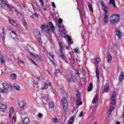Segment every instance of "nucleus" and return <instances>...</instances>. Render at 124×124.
Masks as SVG:
<instances>
[{
    "instance_id": "nucleus-1",
    "label": "nucleus",
    "mask_w": 124,
    "mask_h": 124,
    "mask_svg": "<svg viewBox=\"0 0 124 124\" xmlns=\"http://www.w3.org/2000/svg\"><path fill=\"white\" fill-rule=\"evenodd\" d=\"M101 5H102L103 11L105 12V15L104 16V21L105 24H107L109 21V12H108V7L106 6V4L104 2L101 3Z\"/></svg>"
},
{
    "instance_id": "nucleus-2",
    "label": "nucleus",
    "mask_w": 124,
    "mask_h": 124,
    "mask_svg": "<svg viewBox=\"0 0 124 124\" xmlns=\"http://www.w3.org/2000/svg\"><path fill=\"white\" fill-rule=\"evenodd\" d=\"M121 19V16L118 14L112 15L109 17L110 23L111 25H117L120 22Z\"/></svg>"
},
{
    "instance_id": "nucleus-3",
    "label": "nucleus",
    "mask_w": 124,
    "mask_h": 124,
    "mask_svg": "<svg viewBox=\"0 0 124 124\" xmlns=\"http://www.w3.org/2000/svg\"><path fill=\"white\" fill-rule=\"evenodd\" d=\"M0 4L2 8L5 9L6 10L9 9L10 11H12V9L14 8L12 6H10V5L7 3V1L6 0H0Z\"/></svg>"
},
{
    "instance_id": "nucleus-4",
    "label": "nucleus",
    "mask_w": 124,
    "mask_h": 124,
    "mask_svg": "<svg viewBox=\"0 0 124 124\" xmlns=\"http://www.w3.org/2000/svg\"><path fill=\"white\" fill-rule=\"evenodd\" d=\"M59 45L61 48V49H60V53L59 54L60 58L62 60V61H64V62H66V63H68V62L66 61V59H65V58H64V56H63V54H62V50H63V46H62V42H59Z\"/></svg>"
},
{
    "instance_id": "nucleus-5",
    "label": "nucleus",
    "mask_w": 124,
    "mask_h": 124,
    "mask_svg": "<svg viewBox=\"0 0 124 124\" xmlns=\"http://www.w3.org/2000/svg\"><path fill=\"white\" fill-rule=\"evenodd\" d=\"M2 85L3 86V88H0V93H7L8 89H9V86H8V84H7V83H3Z\"/></svg>"
},
{
    "instance_id": "nucleus-6",
    "label": "nucleus",
    "mask_w": 124,
    "mask_h": 124,
    "mask_svg": "<svg viewBox=\"0 0 124 124\" xmlns=\"http://www.w3.org/2000/svg\"><path fill=\"white\" fill-rule=\"evenodd\" d=\"M76 98H77V105L78 106H80L82 105V101H81V95L79 93H76Z\"/></svg>"
},
{
    "instance_id": "nucleus-7",
    "label": "nucleus",
    "mask_w": 124,
    "mask_h": 124,
    "mask_svg": "<svg viewBox=\"0 0 124 124\" xmlns=\"http://www.w3.org/2000/svg\"><path fill=\"white\" fill-rule=\"evenodd\" d=\"M62 23V18H59L58 22L57 23V26L58 27L60 32H62V28L61 25Z\"/></svg>"
},
{
    "instance_id": "nucleus-8",
    "label": "nucleus",
    "mask_w": 124,
    "mask_h": 124,
    "mask_svg": "<svg viewBox=\"0 0 124 124\" xmlns=\"http://www.w3.org/2000/svg\"><path fill=\"white\" fill-rule=\"evenodd\" d=\"M115 97H116V92H113L111 98V103H112V105H115L116 104V99H115Z\"/></svg>"
},
{
    "instance_id": "nucleus-9",
    "label": "nucleus",
    "mask_w": 124,
    "mask_h": 124,
    "mask_svg": "<svg viewBox=\"0 0 124 124\" xmlns=\"http://www.w3.org/2000/svg\"><path fill=\"white\" fill-rule=\"evenodd\" d=\"M115 32L116 35L118 36V37L120 39L122 38L123 36V34H122V32H121V30L119 28H116L115 29Z\"/></svg>"
},
{
    "instance_id": "nucleus-10",
    "label": "nucleus",
    "mask_w": 124,
    "mask_h": 124,
    "mask_svg": "<svg viewBox=\"0 0 124 124\" xmlns=\"http://www.w3.org/2000/svg\"><path fill=\"white\" fill-rule=\"evenodd\" d=\"M0 110L1 112H5L7 110V107L3 104L0 103Z\"/></svg>"
},
{
    "instance_id": "nucleus-11",
    "label": "nucleus",
    "mask_w": 124,
    "mask_h": 124,
    "mask_svg": "<svg viewBox=\"0 0 124 124\" xmlns=\"http://www.w3.org/2000/svg\"><path fill=\"white\" fill-rule=\"evenodd\" d=\"M64 77L65 78H66L67 81L68 82H70V81H72L73 79V77L72 76V74L71 73H69V74L67 76H64Z\"/></svg>"
},
{
    "instance_id": "nucleus-12",
    "label": "nucleus",
    "mask_w": 124,
    "mask_h": 124,
    "mask_svg": "<svg viewBox=\"0 0 124 124\" xmlns=\"http://www.w3.org/2000/svg\"><path fill=\"white\" fill-rule=\"evenodd\" d=\"M8 21L11 25L14 26V27H17V23H16V21H15L13 19L9 17L8 18Z\"/></svg>"
},
{
    "instance_id": "nucleus-13",
    "label": "nucleus",
    "mask_w": 124,
    "mask_h": 124,
    "mask_svg": "<svg viewBox=\"0 0 124 124\" xmlns=\"http://www.w3.org/2000/svg\"><path fill=\"white\" fill-rule=\"evenodd\" d=\"M30 55L31 56H32V57H34V58L38 61V62H40L41 60V56L39 55H36L31 52H30Z\"/></svg>"
},
{
    "instance_id": "nucleus-14",
    "label": "nucleus",
    "mask_w": 124,
    "mask_h": 124,
    "mask_svg": "<svg viewBox=\"0 0 124 124\" xmlns=\"http://www.w3.org/2000/svg\"><path fill=\"white\" fill-rule=\"evenodd\" d=\"M18 105L20 109H23L25 107V105H26V102H25V101H20L18 102Z\"/></svg>"
},
{
    "instance_id": "nucleus-15",
    "label": "nucleus",
    "mask_w": 124,
    "mask_h": 124,
    "mask_svg": "<svg viewBox=\"0 0 124 124\" xmlns=\"http://www.w3.org/2000/svg\"><path fill=\"white\" fill-rule=\"evenodd\" d=\"M44 87L41 88V90H47L48 89V86H51V82H49V84L47 83V82L44 83Z\"/></svg>"
},
{
    "instance_id": "nucleus-16",
    "label": "nucleus",
    "mask_w": 124,
    "mask_h": 124,
    "mask_svg": "<svg viewBox=\"0 0 124 124\" xmlns=\"http://www.w3.org/2000/svg\"><path fill=\"white\" fill-rule=\"evenodd\" d=\"M124 79V73L122 72L119 76V80L120 82H123V80Z\"/></svg>"
},
{
    "instance_id": "nucleus-17",
    "label": "nucleus",
    "mask_w": 124,
    "mask_h": 124,
    "mask_svg": "<svg viewBox=\"0 0 124 124\" xmlns=\"http://www.w3.org/2000/svg\"><path fill=\"white\" fill-rule=\"evenodd\" d=\"M10 113L9 114V118H12V114L14 113V108L13 107H11L10 109Z\"/></svg>"
},
{
    "instance_id": "nucleus-18",
    "label": "nucleus",
    "mask_w": 124,
    "mask_h": 124,
    "mask_svg": "<svg viewBox=\"0 0 124 124\" xmlns=\"http://www.w3.org/2000/svg\"><path fill=\"white\" fill-rule=\"evenodd\" d=\"M98 99V95L97 94H96L93 98V100L92 101V103H95L96 102H97Z\"/></svg>"
},
{
    "instance_id": "nucleus-19",
    "label": "nucleus",
    "mask_w": 124,
    "mask_h": 124,
    "mask_svg": "<svg viewBox=\"0 0 124 124\" xmlns=\"http://www.w3.org/2000/svg\"><path fill=\"white\" fill-rule=\"evenodd\" d=\"M22 23L24 27L25 28V29L26 30H28V24L27 23V22L26 21V20H25V19H22Z\"/></svg>"
},
{
    "instance_id": "nucleus-20",
    "label": "nucleus",
    "mask_w": 124,
    "mask_h": 124,
    "mask_svg": "<svg viewBox=\"0 0 124 124\" xmlns=\"http://www.w3.org/2000/svg\"><path fill=\"white\" fill-rule=\"evenodd\" d=\"M13 87L15 90H16V91H20V90H21L20 86H19L17 84H14Z\"/></svg>"
},
{
    "instance_id": "nucleus-21",
    "label": "nucleus",
    "mask_w": 124,
    "mask_h": 124,
    "mask_svg": "<svg viewBox=\"0 0 124 124\" xmlns=\"http://www.w3.org/2000/svg\"><path fill=\"white\" fill-rule=\"evenodd\" d=\"M74 122V116H72L69 119L68 124H73V122Z\"/></svg>"
},
{
    "instance_id": "nucleus-22",
    "label": "nucleus",
    "mask_w": 124,
    "mask_h": 124,
    "mask_svg": "<svg viewBox=\"0 0 124 124\" xmlns=\"http://www.w3.org/2000/svg\"><path fill=\"white\" fill-rule=\"evenodd\" d=\"M50 28L51 29L52 31L53 32H55V26H54V24L51 22H49Z\"/></svg>"
},
{
    "instance_id": "nucleus-23",
    "label": "nucleus",
    "mask_w": 124,
    "mask_h": 124,
    "mask_svg": "<svg viewBox=\"0 0 124 124\" xmlns=\"http://www.w3.org/2000/svg\"><path fill=\"white\" fill-rule=\"evenodd\" d=\"M96 76L97 81H98V80H99V71L98 67L96 68Z\"/></svg>"
},
{
    "instance_id": "nucleus-24",
    "label": "nucleus",
    "mask_w": 124,
    "mask_h": 124,
    "mask_svg": "<svg viewBox=\"0 0 124 124\" xmlns=\"http://www.w3.org/2000/svg\"><path fill=\"white\" fill-rule=\"evenodd\" d=\"M104 90L105 93H108V92H109V85L108 83L106 84L105 86H104Z\"/></svg>"
},
{
    "instance_id": "nucleus-25",
    "label": "nucleus",
    "mask_w": 124,
    "mask_h": 124,
    "mask_svg": "<svg viewBox=\"0 0 124 124\" xmlns=\"http://www.w3.org/2000/svg\"><path fill=\"white\" fill-rule=\"evenodd\" d=\"M62 102L63 105L67 104V101L66 100V98L65 96L63 97L62 99Z\"/></svg>"
},
{
    "instance_id": "nucleus-26",
    "label": "nucleus",
    "mask_w": 124,
    "mask_h": 124,
    "mask_svg": "<svg viewBox=\"0 0 124 124\" xmlns=\"http://www.w3.org/2000/svg\"><path fill=\"white\" fill-rule=\"evenodd\" d=\"M22 123L24 124H29L30 123V120L28 117H26L23 119Z\"/></svg>"
},
{
    "instance_id": "nucleus-27",
    "label": "nucleus",
    "mask_w": 124,
    "mask_h": 124,
    "mask_svg": "<svg viewBox=\"0 0 124 124\" xmlns=\"http://www.w3.org/2000/svg\"><path fill=\"white\" fill-rule=\"evenodd\" d=\"M112 57L111 54H109L108 55V62H112Z\"/></svg>"
},
{
    "instance_id": "nucleus-28",
    "label": "nucleus",
    "mask_w": 124,
    "mask_h": 124,
    "mask_svg": "<svg viewBox=\"0 0 124 124\" xmlns=\"http://www.w3.org/2000/svg\"><path fill=\"white\" fill-rule=\"evenodd\" d=\"M88 7L89 9L92 11V12H93V4H92L90 2H88Z\"/></svg>"
},
{
    "instance_id": "nucleus-29",
    "label": "nucleus",
    "mask_w": 124,
    "mask_h": 124,
    "mask_svg": "<svg viewBox=\"0 0 124 124\" xmlns=\"http://www.w3.org/2000/svg\"><path fill=\"white\" fill-rule=\"evenodd\" d=\"M91 91H93V84L92 83L89 84L87 89V92H91Z\"/></svg>"
},
{
    "instance_id": "nucleus-30",
    "label": "nucleus",
    "mask_w": 124,
    "mask_h": 124,
    "mask_svg": "<svg viewBox=\"0 0 124 124\" xmlns=\"http://www.w3.org/2000/svg\"><path fill=\"white\" fill-rule=\"evenodd\" d=\"M67 40H68V42L69 44H70V45H71V44H73V42L71 40V38L70 37V36H67Z\"/></svg>"
},
{
    "instance_id": "nucleus-31",
    "label": "nucleus",
    "mask_w": 124,
    "mask_h": 124,
    "mask_svg": "<svg viewBox=\"0 0 124 124\" xmlns=\"http://www.w3.org/2000/svg\"><path fill=\"white\" fill-rule=\"evenodd\" d=\"M11 78L13 80H15L17 78V75L16 74H12L11 75Z\"/></svg>"
},
{
    "instance_id": "nucleus-32",
    "label": "nucleus",
    "mask_w": 124,
    "mask_h": 124,
    "mask_svg": "<svg viewBox=\"0 0 124 124\" xmlns=\"http://www.w3.org/2000/svg\"><path fill=\"white\" fill-rule=\"evenodd\" d=\"M49 108H53L54 107V103L52 102H49L48 103Z\"/></svg>"
},
{
    "instance_id": "nucleus-33",
    "label": "nucleus",
    "mask_w": 124,
    "mask_h": 124,
    "mask_svg": "<svg viewBox=\"0 0 124 124\" xmlns=\"http://www.w3.org/2000/svg\"><path fill=\"white\" fill-rule=\"evenodd\" d=\"M109 3H110V4H112L114 7H116L115 0H109Z\"/></svg>"
},
{
    "instance_id": "nucleus-34",
    "label": "nucleus",
    "mask_w": 124,
    "mask_h": 124,
    "mask_svg": "<svg viewBox=\"0 0 124 124\" xmlns=\"http://www.w3.org/2000/svg\"><path fill=\"white\" fill-rule=\"evenodd\" d=\"M0 29H1V31H2V33L3 34V36H5V31H4V27H3V26H1Z\"/></svg>"
},
{
    "instance_id": "nucleus-35",
    "label": "nucleus",
    "mask_w": 124,
    "mask_h": 124,
    "mask_svg": "<svg viewBox=\"0 0 124 124\" xmlns=\"http://www.w3.org/2000/svg\"><path fill=\"white\" fill-rule=\"evenodd\" d=\"M113 111H114V107H111L110 109L108 111V114H109V115H110V114L112 113Z\"/></svg>"
},
{
    "instance_id": "nucleus-36",
    "label": "nucleus",
    "mask_w": 124,
    "mask_h": 124,
    "mask_svg": "<svg viewBox=\"0 0 124 124\" xmlns=\"http://www.w3.org/2000/svg\"><path fill=\"white\" fill-rule=\"evenodd\" d=\"M63 108L64 112H66L67 111V104L63 105Z\"/></svg>"
},
{
    "instance_id": "nucleus-37",
    "label": "nucleus",
    "mask_w": 124,
    "mask_h": 124,
    "mask_svg": "<svg viewBox=\"0 0 124 124\" xmlns=\"http://www.w3.org/2000/svg\"><path fill=\"white\" fill-rule=\"evenodd\" d=\"M60 33L63 34L62 35V37H63V38H66L68 36L65 33H64V32L63 31H62V32H60Z\"/></svg>"
},
{
    "instance_id": "nucleus-38",
    "label": "nucleus",
    "mask_w": 124,
    "mask_h": 124,
    "mask_svg": "<svg viewBox=\"0 0 124 124\" xmlns=\"http://www.w3.org/2000/svg\"><path fill=\"white\" fill-rule=\"evenodd\" d=\"M43 98L45 100H48V99H49V95L46 94L43 96Z\"/></svg>"
},
{
    "instance_id": "nucleus-39",
    "label": "nucleus",
    "mask_w": 124,
    "mask_h": 124,
    "mask_svg": "<svg viewBox=\"0 0 124 124\" xmlns=\"http://www.w3.org/2000/svg\"><path fill=\"white\" fill-rule=\"evenodd\" d=\"M45 28H46V25H45V24H42L41 25V30H42V31L44 30Z\"/></svg>"
},
{
    "instance_id": "nucleus-40",
    "label": "nucleus",
    "mask_w": 124,
    "mask_h": 124,
    "mask_svg": "<svg viewBox=\"0 0 124 124\" xmlns=\"http://www.w3.org/2000/svg\"><path fill=\"white\" fill-rule=\"evenodd\" d=\"M60 72H61V71L59 69L56 70V71L54 74L55 76H56V77H58V74L60 73Z\"/></svg>"
},
{
    "instance_id": "nucleus-41",
    "label": "nucleus",
    "mask_w": 124,
    "mask_h": 124,
    "mask_svg": "<svg viewBox=\"0 0 124 124\" xmlns=\"http://www.w3.org/2000/svg\"><path fill=\"white\" fill-rule=\"evenodd\" d=\"M38 118H39L40 119H42V118H43V115H42V114L39 113L38 114Z\"/></svg>"
},
{
    "instance_id": "nucleus-42",
    "label": "nucleus",
    "mask_w": 124,
    "mask_h": 124,
    "mask_svg": "<svg viewBox=\"0 0 124 124\" xmlns=\"http://www.w3.org/2000/svg\"><path fill=\"white\" fill-rule=\"evenodd\" d=\"M52 121L54 123H58V118H54L52 119Z\"/></svg>"
},
{
    "instance_id": "nucleus-43",
    "label": "nucleus",
    "mask_w": 124,
    "mask_h": 124,
    "mask_svg": "<svg viewBox=\"0 0 124 124\" xmlns=\"http://www.w3.org/2000/svg\"><path fill=\"white\" fill-rule=\"evenodd\" d=\"M70 60L71 61V62H72V63L73 64H75V61H74V59H73L72 58H70Z\"/></svg>"
},
{
    "instance_id": "nucleus-44",
    "label": "nucleus",
    "mask_w": 124,
    "mask_h": 124,
    "mask_svg": "<svg viewBox=\"0 0 124 124\" xmlns=\"http://www.w3.org/2000/svg\"><path fill=\"white\" fill-rule=\"evenodd\" d=\"M40 2L42 6H44V1H43V0H40Z\"/></svg>"
},
{
    "instance_id": "nucleus-45",
    "label": "nucleus",
    "mask_w": 124,
    "mask_h": 124,
    "mask_svg": "<svg viewBox=\"0 0 124 124\" xmlns=\"http://www.w3.org/2000/svg\"><path fill=\"white\" fill-rule=\"evenodd\" d=\"M81 117H83V111H81L78 115V118H81Z\"/></svg>"
},
{
    "instance_id": "nucleus-46",
    "label": "nucleus",
    "mask_w": 124,
    "mask_h": 124,
    "mask_svg": "<svg viewBox=\"0 0 124 124\" xmlns=\"http://www.w3.org/2000/svg\"><path fill=\"white\" fill-rule=\"evenodd\" d=\"M51 4H52V6H53L54 8H56V4H55V2H52Z\"/></svg>"
},
{
    "instance_id": "nucleus-47",
    "label": "nucleus",
    "mask_w": 124,
    "mask_h": 124,
    "mask_svg": "<svg viewBox=\"0 0 124 124\" xmlns=\"http://www.w3.org/2000/svg\"><path fill=\"white\" fill-rule=\"evenodd\" d=\"M12 33H14V34L16 35V36H17V33H16V31H12Z\"/></svg>"
},
{
    "instance_id": "nucleus-48",
    "label": "nucleus",
    "mask_w": 124,
    "mask_h": 124,
    "mask_svg": "<svg viewBox=\"0 0 124 124\" xmlns=\"http://www.w3.org/2000/svg\"><path fill=\"white\" fill-rule=\"evenodd\" d=\"M0 62H1V63H3V60H2V57L0 58Z\"/></svg>"
},
{
    "instance_id": "nucleus-49",
    "label": "nucleus",
    "mask_w": 124,
    "mask_h": 124,
    "mask_svg": "<svg viewBox=\"0 0 124 124\" xmlns=\"http://www.w3.org/2000/svg\"><path fill=\"white\" fill-rule=\"evenodd\" d=\"M18 62H20V63H24V61H21V60H18Z\"/></svg>"
},
{
    "instance_id": "nucleus-50",
    "label": "nucleus",
    "mask_w": 124,
    "mask_h": 124,
    "mask_svg": "<svg viewBox=\"0 0 124 124\" xmlns=\"http://www.w3.org/2000/svg\"><path fill=\"white\" fill-rule=\"evenodd\" d=\"M78 51H79V49H78V48H76L75 50H74V53H77L78 52Z\"/></svg>"
},
{
    "instance_id": "nucleus-51",
    "label": "nucleus",
    "mask_w": 124,
    "mask_h": 124,
    "mask_svg": "<svg viewBox=\"0 0 124 124\" xmlns=\"http://www.w3.org/2000/svg\"><path fill=\"white\" fill-rule=\"evenodd\" d=\"M39 43L40 44H42V41L41 40V39H40V38L39 40Z\"/></svg>"
},
{
    "instance_id": "nucleus-52",
    "label": "nucleus",
    "mask_w": 124,
    "mask_h": 124,
    "mask_svg": "<svg viewBox=\"0 0 124 124\" xmlns=\"http://www.w3.org/2000/svg\"><path fill=\"white\" fill-rule=\"evenodd\" d=\"M34 83L35 85H38V82H37V81H36V80H35L34 81Z\"/></svg>"
},
{
    "instance_id": "nucleus-53",
    "label": "nucleus",
    "mask_w": 124,
    "mask_h": 124,
    "mask_svg": "<svg viewBox=\"0 0 124 124\" xmlns=\"http://www.w3.org/2000/svg\"><path fill=\"white\" fill-rule=\"evenodd\" d=\"M34 16L36 17V18H38V15L37 14V13H35L34 14Z\"/></svg>"
},
{
    "instance_id": "nucleus-54",
    "label": "nucleus",
    "mask_w": 124,
    "mask_h": 124,
    "mask_svg": "<svg viewBox=\"0 0 124 124\" xmlns=\"http://www.w3.org/2000/svg\"><path fill=\"white\" fill-rule=\"evenodd\" d=\"M49 55L50 57H51L52 59H54V56L53 55H52V54H51V53H49Z\"/></svg>"
},
{
    "instance_id": "nucleus-55",
    "label": "nucleus",
    "mask_w": 124,
    "mask_h": 124,
    "mask_svg": "<svg viewBox=\"0 0 124 124\" xmlns=\"http://www.w3.org/2000/svg\"><path fill=\"white\" fill-rule=\"evenodd\" d=\"M32 63H33V64H35V65H36V66H37V64H36V63L33 61H32Z\"/></svg>"
},
{
    "instance_id": "nucleus-56",
    "label": "nucleus",
    "mask_w": 124,
    "mask_h": 124,
    "mask_svg": "<svg viewBox=\"0 0 124 124\" xmlns=\"http://www.w3.org/2000/svg\"><path fill=\"white\" fill-rule=\"evenodd\" d=\"M115 124H121V123L119 121H117L115 123Z\"/></svg>"
},
{
    "instance_id": "nucleus-57",
    "label": "nucleus",
    "mask_w": 124,
    "mask_h": 124,
    "mask_svg": "<svg viewBox=\"0 0 124 124\" xmlns=\"http://www.w3.org/2000/svg\"><path fill=\"white\" fill-rule=\"evenodd\" d=\"M31 18L32 19H33V18H34V16H31Z\"/></svg>"
},
{
    "instance_id": "nucleus-58",
    "label": "nucleus",
    "mask_w": 124,
    "mask_h": 124,
    "mask_svg": "<svg viewBox=\"0 0 124 124\" xmlns=\"http://www.w3.org/2000/svg\"><path fill=\"white\" fill-rule=\"evenodd\" d=\"M12 124H14L15 123V121L14 120H13V119H12Z\"/></svg>"
},
{
    "instance_id": "nucleus-59",
    "label": "nucleus",
    "mask_w": 124,
    "mask_h": 124,
    "mask_svg": "<svg viewBox=\"0 0 124 124\" xmlns=\"http://www.w3.org/2000/svg\"><path fill=\"white\" fill-rule=\"evenodd\" d=\"M124 111L123 113L122 117H124Z\"/></svg>"
},
{
    "instance_id": "nucleus-60",
    "label": "nucleus",
    "mask_w": 124,
    "mask_h": 124,
    "mask_svg": "<svg viewBox=\"0 0 124 124\" xmlns=\"http://www.w3.org/2000/svg\"><path fill=\"white\" fill-rule=\"evenodd\" d=\"M2 39H3V40H4V39H5V36H3Z\"/></svg>"
},
{
    "instance_id": "nucleus-61",
    "label": "nucleus",
    "mask_w": 124,
    "mask_h": 124,
    "mask_svg": "<svg viewBox=\"0 0 124 124\" xmlns=\"http://www.w3.org/2000/svg\"><path fill=\"white\" fill-rule=\"evenodd\" d=\"M95 62H98V61L97 60V59H95Z\"/></svg>"
},
{
    "instance_id": "nucleus-62",
    "label": "nucleus",
    "mask_w": 124,
    "mask_h": 124,
    "mask_svg": "<svg viewBox=\"0 0 124 124\" xmlns=\"http://www.w3.org/2000/svg\"><path fill=\"white\" fill-rule=\"evenodd\" d=\"M34 124H38V123H37V122H35V123H34Z\"/></svg>"
},
{
    "instance_id": "nucleus-63",
    "label": "nucleus",
    "mask_w": 124,
    "mask_h": 124,
    "mask_svg": "<svg viewBox=\"0 0 124 124\" xmlns=\"http://www.w3.org/2000/svg\"><path fill=\"white\" fill-rule=\"evenodd\" d=\"M30 62H33V61H32V59H30Z\"/></svg>"
},
{
    "instance_id": "nucleus-64",
    "label": "nucleus",
    "mask_w": 124,
    "mask_h": 124,
    "mask_svg": "<svg viewBox=\"0 0 124 124\" xmlns=\"http://www.w3.org/2000/svg\"><path fill=\"white\" fill-rule=\"evenodd\" d=\"M1 97V94L0 93V98Z\"/></svg>"
}]
</instances>
